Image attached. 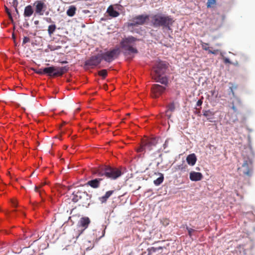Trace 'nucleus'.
Wrapping results in <instances>:
<instances>
[{"instance_id": "obj_23", "label": "nucleus", "mask_w": 255, "mask_h": 255, "mask_svg": "<svg viewBox=\"0 0 255 255\" xmlns=\"http://www.w3.org/2000/svg\"><path fill=\"white\" fill-rule=\"evenodd\" d=\"M168 109L166 111V116L168 117V118H170L171 116V115H168V113L169 111L170 112H174L175 109V106L174 102H171L169 103L168 106H167Z\"/></svg>"}, {"instance_id": "obj_33", "label": "nucleus", "mask_w": 255, "mask_h": 255, "mask_svg": "<svg viewBox=\"0 0 255 255\" xmlns=\"http://www.w3.org/2000/svg\"><path fill=\"white\" fill-rule=\"evenodd\" d=\"M43 69H39L37 70H35V72L38 74H39V75H43V74H45V72H44L43 71Z\"/></svg>"}, {"instance_id": "obj_27", "label": "nucleus", "mask_w": 255, "mask_h": 255, "mask_svg": "<svg viewBox=\"0 0 255 255\" xmlns=\"http://www.w3.org/2000/svg\"><path fill=\"white\" fill-rule=\"evenodd\" d=\"M98 74L99 76L102 77L103 79H105L108 75L107 70L106 69L101 70L99 71Z\"/></svg>"}, {"instance_id": "obj_34", "label": "nucleus", "mask_w": 255, "mask_h": 255, "mask_svg": "<svg viewBox=\"0 0 255 255\" xmlns=\"http://www.w3.org/2000/svg\"><path fill=\"white\" fill-rule=\"evenodd\" d=\"M29 41H30L29 38L28 37L25 36V37H24V38L23 39L22 44H24L29 42Z\"/></svg>"}, {"instance_id": "obj_4", "label": "nucleus", "mask_w": 255, "mask_h": 255, "mask_svg": "<svg viewBox=\"0 0 255 255\" xmlns=\"http://www.w3.org/2000/svg\"><path fill=\"white\" fill-rule=\"evenodd\" d=\"M98 176H105L108 178L115 180L120 177L123 172L121 168H117L111 166H104L97 171Z\"/></svg>"}, {"instance_id": "obj_36", "label": "nucleus", "mask_w": 255, "mask_h": 255, "mask_svg": "<svg viewBox=\"0 0 255 255\" xmlns=\"http://www.w3.org/2000/svg\"><path fill=\"white\" fill-rule=\"evenodd\" d=\"M188 164H189L191 166H193L196 161V160H187Z\"/></svg>"}, {"instance_id": "obj_43", "label": "nucleus", "mask_w": 255, "mask_h": 255, "mask_svg": "<svg viewBox=\"0 0 255 255\" xmlns=\"http://www.w3.org/2000/svg\"><path fill=\"white\" fill-rule=\"evenodd\" d=\"M67 63H68V62L67 61H63L61 62V63H62V64H66Z\"/></svg>"}, {"instance_id": "obj_11", "label": "nucleus", "mask_w": 255, "mask_h": 255, "mask_svg": "<svg viewBox=\"0 0 255 255\" xmlns=\"http://www.w3.org/2000/svg\"><path fill=\"white\" fill-rule=\"evenodd\" d=\"M90 223V220L88 217H83L80 219L78 225L77 231L75 232L77 239L83 233L84 230L88 228Z\"/></svg>"}, {"instance_id": "obj_18", "label": "nucleus", "mask_w": 255, "mask_h": 255, "mask_svg": "<svg viewBox=\"0 0 255 255\" xmlns=\"http://www.w3.org/2000/svg\"><path fill=\"white\" fill-rule=\"evenodd\" d=\"M33 12L34 11L32 7V6L30 5H28L25 6L24 8L23 15L25 17H29L32 15Z\"/></svg>"}, {"instance_id": "obj_9", "label": "nucleus", "mask_w": 255, "mask_h": 255, "mask_svg": "<svg viewBox=\"0 0 255 255\" xmlns=\"http://www.w3.org/2000/svg\"><path fill=\"white\" fill-rule=\"evenodd\" d=\"M238 170L247 176H252L253 173V166L252 160H244L242 165L238 167Z\"/></svg>"}, {"instance_id": "obj_22", "label": "nucleus", "mask_w": 255, "mask_h": 255, "mask_svg": "<svg viewBox=\"0 0 255 255\" xmlns=\"http://www.w3.org/2000/svg\"><path fill=\"white\" fill-rule=\"evenodd\" d=\"M201 45H202V47L203 49H204L206 51H208L209 53H212V54H217L218 50H215L214 51L211 50L210 49V47L208 46V45H209L208 43H205V42H202Z\"/></svg>"}, {"instance_id": "obj_7", "label": "nucleus", "mask_w": 255, "mask_h": 255, "mask_svg": "<svg viewBox=\"0 0 255 255\" xmlns=\"http://www.w3.org/2000/svg\"><path fill=\"white\" fill-rule=\"evenodd\" d=\"M150 16L148 14H141L135 16L127 23L128 27L138 26L145 24L149 19Z\"/></svg>"}, {"instance_id": "obj_32", "label": "nucleus", "mask_w": 255, "mask_h": 255, "mask_svg": "<svg viewBox=\"0 0 255 255\" xmlns=\"http://www.w3.org/2000/svg\"><path fill=\"white\" fill-rule=\"evenodd\" d=\"M186 159H197L196 155L194 153H192L189 154L187 157Z\"/></svg>"}, {"instance_id": "obj_29", "label": "nucleus", "mask_w": 255, "mask_h": 255, "mask_svg": "<svg viewBox=\"0 0 255 255\" xmlns=\"http://www.w3.org/2000/svg\"><path fill=\"white\" fill-rule=\"evenodd\" d=\"M45 184L44 183H41L39 185H36L35 186L34 190L35 192H39L40 195H41V190H39L40 188L43 186Z\"/></svg>"}, {"instance_id": "obj_46", "label": "nucleus", "mask_w": 255, "mask_h": 255, "mask_svg": "<svg viewBox=\"0 0 255 255\" xmlns=\"http://www.w3.org/2000/svg\"><path fill=\"white\" fill-rule=\"evenodd\" d=\"M7 175H10V172L8 171V172H7Z\"/></svg>"}, {"instance_id": "obj_40", "label": "nucleus", "mask_w": 255, "mask_h": 255, "mask_svg": "<svg viewBox=\"0 0 255 255\" xmlns=\"http://www.w3.org/2000/svg\"><path fill=\"white\" fill-rule=\"evenodd\" d=\"M202 103H203L202 100L201 99L197 101V102L196 103V106L198 107H200L202 105Z\"/></svg>"}, {"instance_id": "obj_35", "label": "nucleus", "mask_w": 255, "mask_h": 255, "mask_svg": "<svg viewBox=\"0 0 255 255\" xmlns=\"http://www.w3.org/2000/svg\"><path fill=\"white\" fill-rule=\"evenodd\" d=\"M187 230L188 232V235L190 237H191L192 233L195 231L194 229L187 227Z\"/></svg>"}, {"instance_id": "obj_1", "label": "nucleus", "mask_w": 255, "mask_h": 255, "mask_svg": "<svg viewBox=\"0 0 255 255\" xmlns=\"http://www.w3.org/2000/svg\"><path fill=\"white\" fill-rule=\"evenodd\" d=\"M149 18L151 25L155 28L162 27L170 29V27L174 22L171 16L161 13L152 14Z\"/></svg>"}, {"instance_id": "obj_37", "label": "nucleus", "mask_w": 255, "mask_h": 255, "mask_svg": "<svg viewBox=\"0 0 255 255\" xmlns=\"http://www.w3.org/2000/svg\"><path fill=\"white\" fill-rule=\"evenodd\" d=\"M223 60H224V63H225L232 64V62H231L230 59L227 57L224 58Z\"/></svg>"}, {"instance_id": "obj_16", "label": "nucleus", "mask_w": 255, "mask_h": 255, "mask_svg": "<svg viewBox=\"0 0 255 255\" xmlns=\"http://www.w3.org/2000/svg\"><path fill=\"white\" fill-rule=\"evenodd\" d=\"M189 178L192 181H198L202 179L203 175L200 172L192 171L190 173Z\"/></svg>"}, {"instance_id": "obj_2", "label": "nucleus", "mask_w": 255, "mask_h": 255, "mask_svg": "<svg viewBox=\"0 0 255 255\" xmlns=\"http://www.w3.org/2000/svg\"><path fill=\"white\" fill-rule=\"evenodd\" d=\"M160 139L158 137H152L142 139L140 145L136 149L138 158L143 157L142 155L146 152L152 150L156 147Z\"/></svg>"}, {"instance_id": "obj_19", "label": "nucleus", "mask_w": 255, "mask_h": 255, "mask_svg": "<svg viewBox=\"0 0 255 255\" xmlns=\"http://www.w3.org/2000/svg\"><path fill=\"white\" fill-rule=\"evenodd\" d=\"M107 12L109 15L113 17H116L120 14L119 12L114 9L112 5H110L108 7Z\"/></svg>"}, {"instance_id": "obj_38", "label": "nucleus", "mask_w": 255, "mask_h": 255, "mask_svg": "<svg viewBox=\"0 0 255 255\" xmlns=\"http://www.w3.org/2000/svg\"><path fill=\"white\" fill-rule=\"evenodd\" d=\"M169 139H170L168 138V139H167L165 140V143L163 144V146H164V149L168 146V142H169Z\"/></svg>"}, {"instance_id": "obj_24", "label": "nucleus", "mask_w": 255, "mask_h": 255, "mask_svg": "<svg viewBox=\"0 0 255 255\" xmlns=\"http://www.w3.org/2000/svg\"><path fill=\"white\" fill-rule=\"evenodd\" d=\"M76 8L75 6L72 5L67 10L66 13L69 16H73L75 15Z\"/></svg>"}, {"instance_id": "obj_44", "label": "nucleus", "mask_w": 255, "mask_h": 255, "mask_svg": "<svg viewBox=\"0 0 255 255\" xmlns=\"http://www.w3.org/2000/svg\"><path fill=\"white\" fill-rule=\"evenodd\" d=\"M13 204V205L14 206V207H16V203L15 202H13L12 203Z\"/></svg>"}, {"instance_id": "obj_15", "label": "nucleus", "mask_w": 255, "mask_h": 255, "mask_svg": "<svg viewBox=\"0 0 255 255\" xmlns=\"http://www.w3.org/2000/svg\"><path fill=\"white\" fill-rule=\"evenodd\" d=\"M152 78L157 82H159L165 86L168 84L167 78L165 76H161V75H153Z\"/></svg>"}, {"instance_id": "obj_28", "label": "nucleus", "mask_w": 255, "mask_h": 255, "mask_svg": "<svg viewBox=\"0 0 255 255\" xmlns=\"http://www.w3.org/2000/svg\"><path fill=\"white\" fill-rule=\"evenodd\" d=\"M163 175L161 174V175L157 178L156 180L154 181V183L156 185H160L163 181Z\"/></svg>"}, {"instance_id": "obj_8", "label": "nucleus", "mask_w": 255, "mask_h": 255, "mask_svg": "<svg viewBox=\"0 0 255 255\" xmlns=\"http://www.w3.org/2000/svg\"><path fill=\"white\" fill-rule=\"evenodd\" d=\"M89 198L90 196L86 192L78 190L73 192L72 200L74 202L79 201L83 206H84L88 204Z\"/></svg>"}, {"instance_id": "obj_25", "label": "nucleus", "mask_w": 255, "mask_h": 255, "mask_svg": "<svg viewBox=\"0 0 255 255\" xmlns=\"http://www.w3.org/2000/svg\"><path fill=\"white\" fill-rule=\"evenodd\" d=\"M187 167V165L185 164L184 161H182V163L180 164H176L174 168L176 170H185Z\"/></svg>"}, {"instance_id": "obj_30", "label": "nucleus", "mask_w": 255, "mask_h": 255, "mask_svg": "<svg viewBox=\"0 0 255 255\" xmlns=\"http://www.w3.org/2000/svg\"><path fill=\"white\" fill-rule=\"evenodd\" d=\"M162 249L163 248L162 247H158L157 248L152 247L150 248V251L152 252H156L160 250H162Z\"/></svg>"}, {"instance_id": "obj_41", "label": "nucleus", "mask_w": 255, "mask_h": 255, "mask_svg": "<svg viewBox=\"0 0 255 255\" xmlns=\"http://www.w3.org/2000/svg\"><path fill=\"white\" fill-rule=\"evenodd\" d=\"M232 109L234 110V111L235 112H237V108H236V107H235V106H234V105L232 106Z\"/></svg>"}, {"instance_id": "obj_47", "label": "nucleus", "mask_w": 255, "mask_h": 255, "mask_svg": "<svg viewBox=\"0 0 255 255\" xmlns=\"http://www.w3.org/2000/svg\"><path fill=\"white\" fill-rule=\"evenodd\" d=\"M234 64L235 65H238V62H237L236 63H235V64Z\"/></svg>"}, {"instance_id": "obj_20", "label": "nucleus", "mask_w": 255, "mask_h": 255, "mask_svg": "<svg viewBox=\"0 0 255 255\" xmlns=\"http://www.w3.org/2000/svg\"><path fill=\"white\" fill-rule=\"evenodd\" d=\"M113 190H110L106 192L104 196L99 197V200L102 203H106L108 199L113 194Z\"/></svg>"}, {"instance_id": "obj_45", "label": "nucleus", "mask_w": 255, "mask_h": 255, "mask_svg": "<svg viewBox=\"0 0 255 255\" xmlns=\"http://www.w3.org/2000/svg\"><path fill=\"white\" fill-rule=\"evenodd\" d=\"M211 93H212V95H214L215 91H211Z\"/></svg>"}, {"instance_id": "obj_26", "label": "nucleus", "mask_w": 255, "mask_h": 255, "mask_svg": "<svg viewBox=\"0 0 255 255\" xmlns=\"http://www.w3.org/2000/svg\"><path fill=\"white\" fill-rule=\"evenodd\" d=\"M56 28V26L55 24H51L48 26V32L50 36H51L53 33V32L55 31Z\"/></svg>"}, {"instance_id": "obj_5", "label": "nucleus", "mask_w": 255, "mask_h": 255, "mask_svg": "<svg viewBox=\"0 0 255 255\" xmlns=\"http://www.w3.org/2000/svg\"><path fill=\"white\" fill-rule=\"evenodd\" d=\"M68 66H50L44 68L43 71L45 72V74H47L49 77H55L62 76L68 71Z\"/></svg>"}, {"instance_id": "obj_13", "label": "nucleus", "mask_w": 255, "mask_h": 255, "mask_svg": "<svg viewBox=\"0 0 255 255\" xmlns=\"http://www.w3.org/2000/svg\"><path fill=\"white\" fill-rule=\"evenodd\" d=\"M166 87L159 84H154L151 88V96L153 98H159L165 91Z\"/></svg>"}, {"instance_id": "obj_48", "label": "nucleus", "mask_w": 255, "mask_h": 255, "mask_svg": "<svg viewBox=\"0 0 255 255\" xmlns=\"http://www.w3.org/2000/svg\"><path fill=\"white\" fill-rule=\"evenodd\" d=\"M15 10H16V12L18 13V10H17V9L16 8H15Z\"/></svg>"}, {"instance_id": "obj_42", "label": "nucleus", "mask_w": 255, "mask_h": 255, "mask_svg": "<svg viewBox=\"0 0 255 255\" xmlns=\"http://www.w3.org/2000/svg\"><path fill=\"white\" fill-rule=\"evenodd\" d=\"M46 21L48 22H51V18H48V17H47L46 18Z\"/></svg>"}, {"instance_id": "obj_10", "label": "nucleus", "mask_w": 255, "mask_h": 255, "mask_svg": "<svg viewBox=\"0 0 255 255\" xmlns=\"http://www.w3.org/2000/svg\"><path fill=\"white\" fill-rule=\"evenodd\" d=\"M101 62V57L99 54L93 55L85 61L84 68L85 69H93L98 66Z\"/></svg>"}, {"instance_id": "obj_21", "label": "nucleus", "mask_w": 255, "mask_h": 255, "mask_svg": "<svg viewBox=\"0 0 255 255\" xmlns=\"http://www.w3.org/2000/svg\"><path fill=\"white\" fill-rule=\"evenodd\" d=\"M214 114L215 113L210 110L203 111V115L205 116L207 118V120H209V121H211V120L212 119Z\"/></svg>"}, {"instance_id": "obj_39", "label": "nucleus", "mask_w": 255, "mask_h": 255, "mask_svg": "<svg viewBox=\"0 0 255 255\" xmlns=\"http://www.w3.org/2000/svg\"><path fill=\"white\" fill-rule=\"evenodd\" d=\"M5 11H6V13H7V14L8 15L9 17L10 18H12L10 12L8 8L7 7H5Z\"/></svg>"}, {"instance_id": "obj_6", "label": "nucleus", "mask_w": 255, "mask_h": 255, "mask_svg": "<svg viewBox=\"0 0 255 255\" xmlns=\"http://www.w3.org/2000/svg\"><path fill=\"white\" fill-rule=\"evenodd\" d=\"M120 51L119 48H114L105 52L98 53L101 57V60H104L108 63H111L115 60L120 54Z\"/></svg>"}, {"instance_id": "obj_31", "label": "nucleus", "mask_w": 255, "mask_h": 255, "mask_svg": "<svg viewBox=\"0 0 255 255\" xmlns=\"http://www.w3.org/2000/svg\"><path fill=\"white\" fill-rule=\"evenodd\" d=\"M215 3V0H208L207 3V6L208 7H210L212 5L214 4Z\"/></svg>"}, {"instance_id": "obj_12", "label": "nucleus", "mask_w": 255, "mask_h": 255, "mask_svg": "<svg viewBox=\"0 0 255 255\" xmlns=\"http://www.w3.org/2000/svg\"><path fill=\"white\" fill-rule=\"evenodd\" d=\"M168 68V64L166 62L160 61L153 67L154 74L153 75H162Z\"/></svg>"}, {"instance_id": "obj_14", "label": "nucleus", "mask_w": 255, "mask_h": 255, "mask_svg": "<svg viewBox=\"0 0 255 255\" xmlns=\"http://www.w3.org/2000/svg\"><path fill=\"white\" fill-rule=\"evenodd\" d=\"M33 5L35 6V13L42 15L46 9V5L43 0H36L34 2Z\"/></svg>"}, {"instance_id": "obj_17", "label": "nucleus", "mask_w": 255, "mask_h": 255, "mask_svg": "<svg viewBox=\"0 0 255 255\" xmlns=\"http://www.w3.org/2000/svg\"><path fill=\"white\" fill-rule=\"evenodd\" d=\"M102 180L103 179L101 178H98L91 180L87 182V185H89L93 188H97L99 187L100 183Z\"/></svg>"}, {"instance_id": "obj_3", "label": "nucleus", "mask_w": 255, "mask_h": 255, "mask_svg": "<svg viewBox=\"0 0 255 255\" xmlns=\"http://www.w3.org/2000/svg\"><path fill=\"white\" fill-rule=\"evenodd\" d=\"M137 39L132 36L123 38L120 42V46L124 50V53L126 55L131 54H136L138 50L135 47V42Z\"/></svg>"}]
</instances>
